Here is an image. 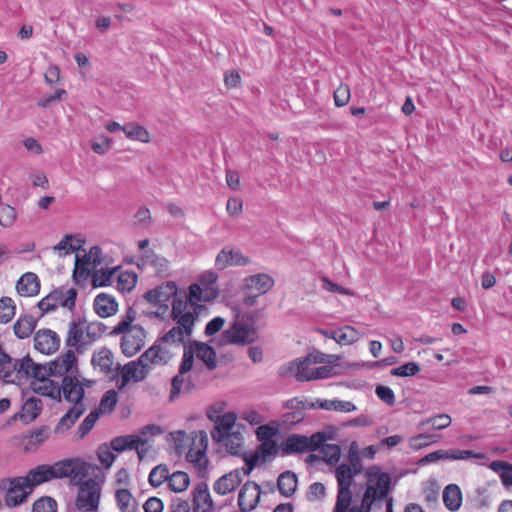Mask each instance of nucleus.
Returning a JSON list of instances; mask_svg holds the SVG:
<instances>
[{
  "label": "nucleus",
  "mask_w": 512,
  "mask_h": 512,
  "mask_svg": "<svg viewBox=\"0 0 512 512\" xmlns=\"http://www.w3.org/2000/svg\"><path fill=\"white\" fill-rule=\"evenodd\" d=\"M99 471L95 464L88 463L80 458H67L53 464H41L30 469L25 479L28 482V489L49 482L54 479L69 478L75 479L78 476H89L91 471Z\"/></svg>",
  "instance_id": "nucleus-1"
},
{
  "label": "nucleus",
  "mask_w": 512,
  "mask_h": 512,
  "mask_svg": "<svg viewBox=\"0 0 512 512\" xmlns=\"http://www.w3.org/2000/svg\"><path fill=\"white\" fill-rule=\"evenodd\" d=\"M204 310L206 308L203 305L190 308L185 299L172 300L171 318L176 321L177 326L172 327L159 338V341L175 345L184 344L185 338L191 336L195 322Z\"/></svg>",
  "instance_id": "nucleus-2"
},
{
  "label": "nucleus",
  "mask_w": 512,
  "mask_h": 512,
  "mask_svg": "<svg viewBox=\"0 0 512 512\" xmlns=\"http://www.w3.org/2000/svg\"><path fill=\"white\" fill-rule=\"evenodd\" d=\"M334 356L313 351L296 363L295 378L300 382L327 379L333 376L334 368L329 365L315 367L317 364L333 363Z\"/></svg>",
  "instance_id": "nucleus-3"
},
{
  "label": "nucleus",
  "mask_w": 512,
  "mask_h": 512,
  "mask_svg": "<svg viewBox=\"0 0 512 512\" xmlns=\"http://www.w3.org/2000/svg\"><path fill=\"white\" fill-rule=\"evenodd\" d=\"M259 311L237 315L223 334V342L234 345H248L258 339V333L254 324Z\"/></svg>",
  "instance_id": "nucleus-4"
},
{
  "label": "nucleus",
  "mask_w": 512,
  "mask_h": 512,
  "mask_svg": "<svg viewBox=\"0 0 512 512\" xmlns=\"http://www.w3.org/2000/svg\"><path fill=\"white\" fill-rule=\"evenodd\" d=\"M391 488V477L386 472L370 469L368 472L367 487L363 494L361 504L355 507L357 512H370L374 503L387 499Z\"/></svg>",
  "instance_id": "nucleus-5"
},
{
  "label": "nucleus",
  "mask_w": 512,
  "mask_h": 512,
  "mask_svg": "<svg viewBox=\"0 0 512 512\" xmlns=\"http://www.w3.org/2000/svg\"><path fill=\"white\" fill-rule=\"evenodd\" d=\"M87 476L70 479L72 485L78 487L75 507L80 512H97L100 505L101 482L97 477L83 480Z\"/></svg>",
  "instance_id": "nucleus-6"
},
{
  "label": "nucleus",
  "mask_w": 512,
  "mask_h": 512,
  "mask_svg": "<svg viewBox=\"0 0 512 512\" xmlns=\"http://www.w3.org/2000/svg\"><path fill=\"white\" fill-rule=\"evenodd\" d=\"M359 473L348 464L342 463L335 469V476L338 484L337 500L333 512H347L351 506L352 493L351 486L354 477Z\"/></svg>",
  "instance_id": "nucleus-7"
},
{
  "label": "nucleus",
  "mask_w": 512,
  "mask_h": 512,
  "mask_svg": "<svg viewBox=\"0 0 512 512\" xmlns=\"http://www.w3.org/2000/svg\"><path fill=\"white\" fill-rule=\"evenodd\" d=\"M217 280V275L213 272L207 273L200 278V284L193 283L189 287V293L183 292V297L177 299H185L188 306L193 309L197 302H209L218 296V291L212 287Z\"/></svg>",
  "instance_id": "nucleus-8"
},
{
  "label": "nucleus",
  "mask_w": 512,
  "mask_h": 512,
  "mask_svg": "<svg viewBox=\"0 0 512 512\" xmlns=\"http://www.w3.org/2000/svg\"><path fill=\"white\" fill-rule=\"evenodd\" d=\"M76 298L77 290L75 288L65 290L64 287H59L41 299L37 307L42 311V314L53 312L58 306L73 310Z\"/></svg>",
  "instance_id": "nucleus-9"
},
{
  "label": "nucleus",
  "mask_w": 512,
  "mask_h": 512,
  "mask_svg": "<svg viewBox=\"0 0 512 512\" xmlns=\"http://www.w3.org/2000/svg\"><path fill=\"white\" fill-rule=\"evenodd\" d=\"M2 488H7L5 502L10 507L24 503L32 490L28 489V482L25 477L4 479L1 482Z\"/></svg>",
  "instance_id": "nucleus-10"
},
{
  "label": "nucleus",
  "mask_w": 512,
  "mask_h": 512,
  "mask_svg": "<svg viewBox=\"0 0 512 512\" xmlns=\"http://www.w3.org/2000/svg\"><path fill=\"white\" fill-rule=\"evenodd\" d=\"M146 337L147 332L141 325H133L121 339L122 353L127 357L134 356L144 347Z\"/></svg>",
  "instance_id": "nucleus-11"
},
{
  "label": "nucleus",
  "mask_w": 512,
  "mask_h": 512,
  "mask_svg": "<svg viewBox=\"0 0 512 512\" xmlns=\"http://www.w3.org/2000/svg\"><path fill=\"white\" fill-rule=\"evenodd\" d=\"M118 368H121L122 371V383L118 386L119 389L124 388L131 380L134 382L143 381L150 372V368L147 367L141 357L137 360L128 362L123 367L118 365Z\"/></svg>",
  "instance_id": "nucleus-12"
},
{
  "label": "nucleus",
  "mask_w": 512,
  "mask_h": 512,
  "mask_svg": "<svg viewBox=\"0 0 512 512\" xmlns=\"http://www.w3.org/2000/svg\"><path fill=\"white\" fill-rule=\"evenodd\" d=\"M261 489L254 481H247L238 494V506L242 512H250L260 501Z\"/></svg>",
  "instance_id": "nucleus-13"
},
{
  "label": "nucleus",
  "mask_w": 512,
  "mask_h": 512,
  "mask_svg": "<svg viewBox=\"0 0 512 512\" xmlns=\"http://www.w3.org/2000/svg\"><path fill=\"white\" fill-rule=\"evenodd\" d=\"M85 324L86 319L79 317L77 320H72L68 325L65 344L68 347L75 348L78 353H82L87 344L84 341V333H86Z\"/></svg>",
  "instance_id": "nucleus-14"
},
{
  "label": "nucleus",
  "mask_w": 512,
  "mask_h": 512,
  "mask_svg": "<svg viewBox=\"0 0 512 512\" xmlns=\"http://www.w3.org/2000/svg\"><path fill=\"white\" fill-rule=\"evenodd\" d=\"M60 388L66 401L74 403V406L84 405L82 401L85 396V389L76 377L64 375Z\"/></svg>",
  "instance_id": "nucleus-15"
},
{
  "label": "nucleus",
  "mask_w": 512,
  "mask_h": 512,
  "mask_svg": "<svg viewBox=\"0 0 512 512\" xmlns=\"http://www.w3.org/2000/svg\"><path fill=\"white\" fill-rule=\"evenodd\" d=\"M59 346L60 337L53 330L40 329L34 335V348L43 354H53Z\"/></svg>",
  "instance_id": "nucleus-16"
},
{
  "label": "nucleus",
  "mask_w": 512,
  "mask_h": 512,
  "mask_svg": "<svg viewBox=\"0 0 512 512\" xmlns=\"http://www.w3.org/2000/svg\"><path fill=\"white\" fill-rule=\"evenodd\" d=\"M469 458L483 459L484 455L471 450H436L424 456L420 462L432 463L441 459L463 460Z\"/></svg>",
  "instance_id": "nucleus-17"
},
{
  "label": "nucleus",
  "mask_w": 512,
  "mask_h": 512,
  "mask_svg": "<svg viewBox=\"0 0 512 512\" xmlns=\"http://www.w3.org/2000/svg\"><path fill=\"white\" fill-rule=\"evenodd\" d=\"M48 371L52 376H62L73 368L77 371V357L72 350H67L64 354L60 355L57 359L47 363Z\"/></svg>",
  "instance_id": "nucleus-18"
},
{
  "label": "nucleus",
  "mask_w": 512,
  "mask_h": 512,
  "mask_svg": "<svg viewBox=\"0 0 512 512\" xmlns=\"http://www.w3.org/2000/svg\"><path fill=\"white\" fill-rule=\"evenodd\" d=\"M236 415L233 412L225 413L217 417L214 429L211 431V437L215 442H223L225 437L230 435L235 425Z\"/></svg>",
  "instance_id": "nucleus-19"
},
{
  "label": "nucleus",
  "mask_w": 512,
  "mask_h": 512,
  "mask_svg": "<svg viewBox=\"0 0 512 512\" xmlns=\"http://www.w3.org/2000/svg\"><path fill=\"white\" fill-rule=\"evenodd\" d=\"M213 505L207 483H198L193 490V511L212 512Z\"/></svg>",
  "instance_id": "nucleus-20"
},
{
  "label": "nucleus",
  "mask_w": 512,
  "mask_h": 512,
  "mask_svg": "<svg viewBox=\"0 0 512 512\" xmlns=\"http://www.w3.org/2000/svg\"><path fill=\"white\" fill-rule=\"evenodd\" d=\"M159 339L149 347L140 357L144 363L149 367L153 365H166L171 359V354L168 350L161 347Z\"/></svg>",
  "instance_id": "nucleus-21"
},
{
  "label": "nucleus",
  "mask_w": 512,
  "mask_h": 512,
  "mask_svg": "<svg viewBox=\"0 0 512 512\" xmlns=\"http://www.w3.org/2000/svg\"><path fill=\"white\" fill-rule=\"evenodd\" d=\"M241 482L240 470L235 469L217 479L213 489L219 495H227L234 491Z\"/></svg>",
  "instance_id": "nucleus-22"
},
{
  "label": "nucleus",
  "mask_w": 512,
  "mask_h": 512,
  "mask_svg": "<svg viewBox=\"0 0 512 512\" xmlns=\"http://www.w3.org/2000/svg\"><path fill=\"white\" fill-rule=\"evenodd\" d=\"M95 313L101 318H107L116 314L118 303L115 298L107 293H100L93 303Z\"/></svg>",
  "instance_id": "nucleus-23"
},
{
  "label": "nucleus",
  "mask_w": 512,
  "mask_h": 512,
  "mask_svg": "<svg viewBox=\"0 0 512 512\" xmlns=\"http://www.w3.org/2000/svg\"><path fill=\"white\" fill-rule=\"evenodd\" d=\"M273 286V278L265 273L251 275L244 280V288L256 291L258 295L267 293Z\"/></svg>",
  "instance_id": "nucleus-24"
},
{
  "label": "nucleus",
  "mask_w": 512,
  "mask_h": 512,
  "mask_svg": "<svg viewBox=\"0 0 512 512\" xmlns=\"http://www.w3.org/2000/svg\"><path fill=\"white\" fill-rule=\"evenodd\" d=\"M197 358L204 362L208 370L217 368V355L215 349L207 343L194 341L192 344Z\"/></svg>",
  "instance_id": "nucleus-25"
},
{
  "label": "nucleus",
  "mask_w": 512,
  "mask_h": 512,
  "mask_svg": "<svg viewBox=\"0 0 512 512\" xmlns=\"http://www.w3.org/2000/svg\"><path fill=\"white\" fill-rule=\"evenodd\" d=\"M42 408L43 403L41 399L30 397L23 404L22 411L15 414L13 419H20L25 424H28L38 417L42 411Z\"/></svg>",
  "instance_id": "nucleus-26"
},
{
  "label": "nucleus",
  "mask_w": 512,
  "mask_h": 512,
  "mask_svg": "<svg viewBox=\"0 0 512 512\" xmlns=\"http://www.w3.org/2000/svg\"><path fill=\"white\" fill-rule=\"evenodd\" d=\"M16 290L21 296H35L40 291V281L33 272L23 274L16 283Z\"/></svg>",
  "instance_id": "nucleus-27"
},
{
  "label": "nucleus",
  "mask_w": 512,
  "mask_h": 512,
  "mask_svg": "<svg viewBox=\"0 0 512 512\" xmlns=\"http://www.w3.org/2000/svg\"><path fill=\"white\" fill-rule=\"evenodd\" d=\"M362 337L361 332L350 325H345L334 330L331 333V339L340 345L348 346L353 345Z\"/></svg>",
  "instance_id": "nucleus-28"
},
{
  "label": "nucleus",
  "mask_w": 512,
  "mask_h": 512,
  "mask_svg": "<svg viewBox=\"0 0 512 512\" xmlns=\"http://www.w3.org/2000/svg\"><path fill=\"white\" fill-rule=\"evenodd\" d=\"M86 411L85 405L72 406L59 420L54 432L63 433L70 429Z\"/></svg>",
  "instance_id": "nucleus-29"
},
{
  "label": "nucleus",
  "mask_w": 512,
  "mask_h": 512,
  "mask_svg": "<svg viewBox=\"0 0 512 512\" xmlns=\"http://www.w3.org/2000/svg\"><path fill=\"white\" fill-rule=\"evenodd\" d=\"M115 501L120 512L139 511V503L128 489H117L115 491Z\"/></svg>",
  "instance_id": "nucleus-30"
},
{
  "label": "nucleus",
  "mask_w": 512,
  "mask_h": 512,
  "mask_svg": "<svg viewBox=\"0 0 512 512\" xmlns=\"http://www.w3.org/2000/svg\"><path fill=\"white\" fill-rule=\"evenodd\" d=\"M31 388L39 395L49 397L57 402L61 401V388L53 380L47 379L43 382H32Z\"/></svg>",
  "instance_id": "nucleus-31"
},
{
  "label": "nucleus",
  "mask_w": 512,
  "mask_h": 512,
  "mask_svg": "<svg viewBox=\"0 0 512 512\" xmlns=\"http://www.w3.org/2000/svg\"><path fill=\"white\" fill-rule=\"evenodd\" d=\"M146 443V439H142L136 435L117 436L111 440L110 448L115 452L121 453L137 448V444L145 445Z\"/></svg>",
  "instance_id": "nucleus-32"
},
{
  "label": "nucleus",
  "mask_w": 512,
  "mask_h": 512,
  "mask_svg": "<svg viewBox=\"0 0 512 512\" xmlns=\"http://www.w3.org/2000/svg\"><path fill=\"white\" fill-rule=\"evenodd\" d=\"M37 320L29 314L22 315L14 323V334L19 339L28 338L36 328Z\"/></svg>",
  "instance_id": "nucleus-33"
},
{
  "label": "nucleus",
  "mask_w": 512,
  "mask_h": 512,
  "mask_svg": "<svg viewBox=\"0 0 512 512\" xmlns=\"http://www.w3.org/2000/svg\"><path fill=\"white\" fill-rule=\"evenodd\" d=\"M443 502L450 511H457L462 505V492L458 485L449 484L443 491Z\"/></svg>",
  "instance_id": "nucleus-34"
},
{
  "label": "nucleus",
  "mask_w": 512,
  "mask_h": 512,
  "mask_svg": "<svg viewBox=\"0 0 512 512\" xmlns=\"http://www.w3.org/2000/svg\"><path fill=\"white\" fill-rule=\"evenodd\" d=\"M48 436L49 428L47 426H42L36 429L35 431L31 432L23 439L22 444L24 451L30 452L35 450L39 445L45 442Z\"/></svg>",
  "instance_id": "nucleus-35"
},
{
  "label": "nucleus",
  "mask_w": 512,
  "mask_h": 512,
  "mask_svg": "<svg viewBox=\"0 0 512 512\" xmlns=\"http://www.w3.org/2000/svg\"><path fill=\"white\" fill-rule=\"evenodd\" d=\"M92 365L96 368L99 367L100 371L107 374L111 372L113 364V354L110 349L103 347L98 352H95L91 359Z\"/></svg>",
  "instance_id": "nucleus-36"
},
{
  "label": "nucleus",
  "mask_w": 512,
  "mask_h": 512,
  "mask_svg": "<svg viewBox=\"0 0 512 512\" xmlns=\"http://www.w3.org/2000/svg\"><path fill=\"white\" fill-rule=\"evenodd\" d=\"M168 261L162 257L157 255L153 250H146L139 262L137 263L138 268H142L145 265H151L158 272H165L167 270Z\"/></svg>",
  "instance_id": "nucleus-37"
},
{
  "label": "nucleus",
  "mask_w": 512,
  "mask_h": 512,
  "mask_svg": "<svg viewBox=\"0 0 512 512\" xmlns=\"http://www.w3.org/2000/svg\"><path fill=\"white\" fill-rule=\"evenodd\" d=\"M489 468L499 474L503 486H512V464L496 460L490 463Z\"/></svg>",
  "instance_id": "nucleus-38"
},
{
  "label": "nucleus",
  "mask_w": 512,
  "mask_h": 512,
  "mask_svg": "<svg viewBox=\"0 0 512 512\" xmlns=\"http://www.w3.org/2000/svg\"><path fill=\"white\" fill-rule=\"evenodd\" d=\"M16 359L10 355L0 361V379L5 383H16Z\"/></svg>",
  "instance_id": "nucleus-39"
},
{
  "label": "nucleus",
  "mask_w": 512,
  "mask_h": 512,
  "mask_svg": "<svg viewBox=\"0 0 512 512\" xmlns=\"http://www.w3.org/2000/svg\"><path fill=\"white\" fill-rule=\"evenodd\" d=\"M452 423V418L449 414L442 413L423 419L419 422L418 428H424L428 425L434 430H443L448 428Z\"/></svg>",
  "instance_id": "nucleus-40"
},
{
  "label": "nucleus",
  "mask_w": 512,
  "mask_h": 512,
  "mask_svg": "<svg viewBox=\"0 0 512 512\" xmlns=\"http://www.w3.org/2000/svg\"><path fill=\"white\" fill-rule=\"evenodd\" d=\"M277 429L270 425H260L256 430L257 439L262 441L260 446V451L262 453H268L265 450L266 446H270L275 449V442L271 440V438L276 435Z\"/></svg>",
  "instance_id": "nucleus-41"
},
{
  "label": "nucleus",
  "mask_w": 512,
  "mask_h": 512,
  "mask_svg": "<svg viewBox=\"0 0 512 512\" xmlns=\"http://www.w3.org/2000/svg\"><path fill=\"white\" fill-rule=\"evenodd\" d=\"M122 131L129 139L139 140L144 143H147L150 140L148 131L143 126L136 123H128L124 125Z\"/></svg>",
  "instance_id": "nucleus-42"
},
{
  "label": "nucleus",
  "mask_w": 512,
  "mask_h": 512,
  "mask_svg": "<svg viewBox=\"0 0 512 512\" xmlns=\"http://www.w3.org/2000/svg\"><path fill=\"white\" fill-rule=\"evenodd\" d=\"M117 401V392L113 389L108 390L103 394L99 407L96 410L100 412V415L111 414L116 407Z\"/></svg>",
  "instance_id": "nucleus-43"
},
{
  "label": "nucleus",
  "mask_w": 512,
  "mask_h": 512,
  "mask_svg": "<svg viewBox=\"0 0 512 512\" xmlns=\"http://www.w3.org/2000/svg\"><path fill=\"white\" fill-rule=\"evenodd\" d=\"M170 475L168 467L164 464H159L155 466L148 477L149 484L157 488L161 486L165 481H169Z\"/></svg>",
  "instance_id": "nucleus-44"
},
{
  "label": "nucleus",
  "mask_w": 512,
  "mask_h": 512,
  "mask_svg": "<svg viewBox=\"0 0 512 512\" xmlns=\"http://www.w3.org/2000/svg\"><path fill=\"white\" fill-rule=\"evenodd\" d=\"M190 484L189 475L183 471H176L170 475L168 485L169 488L174 492L185 491Z\"/></svg>",
  "instance_id": "nucleus-45"
},
{
  "label": "nucleus",
  "mask_w": 512,
  "mask_h": 512,
  "mask_svg": "<svg viewBox=\"0 0 512 512\" xmlns=\"http://www.w3.org/2000/svg\"><path fill=\"white\" fill-rule=\"evenodd\" d=\"M37 363H35L29 355H26L22 359H16V382L20 381L22 378H31V373L36 367Z\"/></svg>",
  "instance_id": "nucleus-46"
},
{
  "label": "nucleus",
  "mask_w": 512,
  "mask_h": 512,
  "mask_svg": "<svg viewBox=\"0 0 512 512\" xmlns=\"http://www.w3.org/2000/svg\"><path fill=\"white\" fill-rule=\"evenodd\" d=\"M15 304L12 298L3 296L0 298V323H8L15 315Z\"/></svg>",
  "instance_id": "nucleus-47"
},
{
  "label": "nucleus",
  "mask_w": 512,
  "mask_h": 512,
  "mask_svg": "<svg viewBox=\"0 0 512 512\" xmlns=\"http://www.w3.org/2000/svg\"><path fill=\"white\" fill-rule=\"evenodd\" d=\"M438 441V436L434 434L420 433L409 439V446L413 450H420L429 445L435 444Z\"/></svg>",
  "instance_id": "nucleus-48"
},
{
  "label": "nucleus",
  "mask_w": 512,
  "mask_h": 512,
  "mask_svg": "<svg viewBox=\"0 0 512 512\" xmlns=\"http://www.w3.org/2000/svg\"><path fill=\"white\" fill-rule=\"evenodd\" d=\"M99 417L100 412L98 410L91 411L78 426L76 431L77 437L83 439L92 430Z\"/></svg>",
  "instance_id": "nucleus-49"
},
{
  "label": "nucleus",
  "mask_w": 512,
  "mask_h": 512,
  "mask_svg": "<svg viewBox=\"0 0 512 512\" xmlns=\"http://www.w3.org/2000/svg\"><path fill=\"white\" fill-rule=\"evenodd\" d=\"M137 283V275L134 272H122L117 278V289L121 292H130Z\"/></svg>",
  "instance_id": "nucleus-50"
},
{
  "label": "nucleus",
  "mask_w": 512,
  "mask_h": 512,
  "mask_svg": "<svg viewBox=\"0 0 512 512\" xmlns=\"http://www.w3.org/2000/svg\"><path fill=\"white\" fill-rule=\"evenodd\" d=\"M201 449H195V447H190L189 451L186 454V459L188 462L193 463L196 468L201 470H206L208 465V458L206 454H200Z\"/></svg>",
  "instance_id": "nucleus-51"
},
{
  "label": "nucleus",
  "mask_w": 512,
  "mask_h": 512,
  "mask_svg": "<svg viewBox=\"0 0 512 512\" xmlns=\"http://www.w3.org/2000/svg\"><path fill=\"white\" fill-rule=\"evenodd\" d=\"M321 456L330 465L336 464L341 456V449L336 444H325L320 449Z\"/></svg>",
  "instance_id": "nucleus-52"
},
{
  "label": "nucleus",
  "mask_w": 512,
  "mask_h": 512,
  "mask_svg": "<svg viewBox=\"0 0 512 512\" xmlns=\"http://www.w3.org/2000/svg\"><path fill=\"white\" fill-rule=\"evenodd\" d=\"M32 512H57V502L50 496H42L33 503Z\"/></svg>",
  "instance_id": "nucleus-53"
},
{
  "label": "nucleus",
  "mask_w": 512,
  "mask_h": 512,
  "mask_svg": "<svg viewBox=\"0 0 512 512\" xmlns=\"http://www.w3.org/2000/svg\"><path fill=\"white\" fill-rule=\"evenodd\" d=\"M116 271L113 269H101L93 275L92 284L94 287H104L112 284V277Z\"/></svg>",
  "instance_id": "nucleus-54"
},
{
  "label": "nucleus",
  "mask_w": 512,
  "mask_h": 512,
  "mask_svg": "<svg viewBox=\"0 0 512 512\" xmlns=\"http://www.w3.org/2000/svg\"><path fill=\"white\" fill-rule=\"evenodd\" d=\"M421 368L416 362H408L391 370L393 376L408 377L414 376L420 372Z\"/></svg>",
  "instance_id": "nucleus-55"
},
{
  "label": "nucleus",
  "mask_w": 512,
  "mask_h": 512,
  "mask_svg": "<svg viewBox=\"0 0 512 512\" xmlns=\"http://www.w3.org/2000/svg\"><path fill=\"white\" fill-rule=\"evenodd\" d=\"M224 445L226 450L232 455H239L242 444V436L240 432H232L230 435L225 437Z\"/></svg>",
  "instance_id": "nucleus-56"
},
{
  "label": "nucleus",
  "mask_w": 512,
  "mask_h": 512,
  "mask_svg": "<svg viewBox=\"0 0 512 512\" xmlns=\"http://www.w3.org/2000/svg\"><path fill=\"white\" fill-rule=\"evenodd\" d=\"M85 327H86V337L89 339V342L96 341L106 331L105 324L100 321H94L89 324L86 323Z\"/></svg>",
  "instance_id": "nucleus-57"
},
{
  "label": "nucleus",
  "mask_w": 512,
  "mask_h": 512,
  "mask_svg": "<svg viewBox=\"0 0 512 512\" xmlns=\"http://www.w3.org/2000/svg\"><path fill=\"white\" fill-rule=\"evenodd\" d=\"M16 220L15 209L6 204H0V225L3 227H10Z\"/></svg>",
  "instance_id": "nucleus-58"
},
{
  "label": "nucleus",
  "mask_w": 512,
  "mask_h": 512,
  "mask_svg": "<svg viewBox=\"0 0 512 512\" xmlns=\"http://www.w3.org/2000/svg\"><path fill=\"white\" fill-rule=\"evenodd\" d=\"M350 88L347 84H340L334 91L333 98L337 107H343L348 104L350 100Z\"/></svg>",
  "instance_id": "nucleus-59"
},
{
  "label": "nucleus",
  "mask_w": 512,
  "mask_h": 512,
  "mask_svg": "<svg viewBox=\"0 0 512 512\" xmlns=\"http://www.w3.org/2000/svg\"><path fill=\"white\" fill-rule=\"evenodd\" d=\"M311 451L308 437L301 435H290V452Z\"/></svg>",
  "instance_id": "nucleus-60"
},
{
  "label": "nucleus",
  "mask_w": 512,
  "mask_h": 512,
  "mask_svg": "<svg viewBox=\"0 0 512 512\" xmlns=\"http://www.w3.org/2000/svg\"><path fill=\"white\" fill-rule=\"evenodd\" d=\"M97 457L105 468H110L116 459V456L112 453L110 446L108 447L106 444L99 446L97 450Z\"/></svg>",
  "instance_id": "nucleus-61"
},
{
  "label": "nucleus",
  "mask_w": 512,
  "mask_h": 512,
  "mask_svg": "<svg viewBox=\"0 0 512 512\" xmlns=\"http://www.w3.org/2000/svg\"><path fill=\"white\" fill-rule=\"evenodd\" d=\"M193 363H194V349H193L192 345L185 346L182 361L180 363L178 372H180V374L188 373L192 369Z\"/></svg>",
  "instance_id": "nucleus-62"
},
{
  "label": "nucleus",
  "mask_w": 512,
  "mask_h": 512,
  "mask_svg": "<svg viewBox=\"0 0 512 512\" xmlns=\"http://www.w3.org/2000/svg\"><path fill=\"white\" fill-rule=\"evenodd\" d=\"M155 289H161V300L163 304L168 302L171 297H173V300L178 297H183V293H177V286L174 282H167L165 285L155 287Z\"/></svg>",
  "instance_id": "nucleus-63"
},
{
  "label": "nucleus",
  "mask_w": 512,
  "mask_h": 512,
  "mask_svg": "<svg viewBox=\"0 0 512 512\" xmlns=\"http://www.w3.org/2000/svg\"><path fill=\"white\" fill-rule=\"evenodd\" d=\"M192 441L190 447L201 449L200 454H206L208 448V436L204 431H193L191 433Z\"/></svg>",
  "instance_id": "nucleus-64"
}]
</instances>
